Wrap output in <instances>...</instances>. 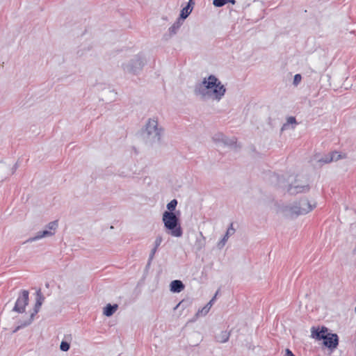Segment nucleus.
<instances>
[{
	"instance_id": "5",
	"label": "nucleus",
	"mask_w": 356,
	"mask_h": 356,
	"mask_svg": "<svg viewBox=\"0 0 356 356\" xmlns=\"http://www.w3.org/2000/svg\"><path fill=\"white\" fill-rule=\"evenodd\" d=\"M146 58L142 54L136 55L133 58L122 64V67L125 73L138 74L146 64Z\"/></svg>"
},
{
	"instance_id": "14",
	"label": "nucleus",
	"mask_w": 356,
	"mask_h": 356,
	"mask_svg": "<svg viewBox=\"0 0 356 356\" xmlns=\"http://www.w3.org/2000/svg\"><path fill=\"white\" fill-rule=\"evenodd\" d=\"M135 174L136 173L133 170L132 165H124L119 171V175L122 177H134Z\"/></svg>"
},
{
	"instance_id": "30",
	"label": "nucleus",
	"mask_w": 356,
	"mask_h": 356,
	"mask_svg": "<svg viewBox=\"0 0 356 356\" xmlns=\"http://www.w3.org/2000/svg\"><path fill=\"white\" fill-rule=\"evenodd\" d=\"M284 356H296L289 349H286Z\"/></svg>"
},
{
	"instance_id": "7",
	"label": "nucleus",
	"mask_w": 356,
	"mask_h": 356,
	"mask_svg": "<svg viewBox=\"0 0 356 356\" xmlns=\"http://www.w3.org/2000/svg\"><path fill=\"white\" fill-rule=\"evenodd\" d=\"M47 227L48 229L40 231L37 232V234L27 239L26 242H33L38 240H40L44 237L51 236L54 234V232H51V230H56L58 227V222L56 220L50 222Z\"/></svg>"
},
{
	"instance_id": "17",
	"label": "nucleus",
	"mask_w": 356,
	"mask_h": 356,
	"mask_svg": "<svg viewBox=\"0 0 356 356\" xmlns=\"http://www.w3.org/2000/svg\"><path fill=\"white\" fill-rule=\"evenodd\" d=\"M118 305L117 304L111 305L107 304L104 308V314L106 316H111L118 309Z\"/></svg>"
},
{
	"instance_id": "15",
	"label": "nucleus",
	"mask_w": 356,
	"mask_h": 356,
	"mask_svg": "<svg viewBox=\"0 0 356 356\" xmlns=\"http://www.w3.org/2000/svg\"><path fill=\"white\" fill-rule=\"evenodd\" d=\"M170 291L174 293H179L184 290L185 286L183 282L180 280H175L170 283Z\"/></svg>"
},
{
	"instance_id": "20",
	"label": "nucleus",
	"mask_w": 356,
	"mask_h": 356,
	"mask_svg": "<svg viewBox=\"0 0 356 356\" xmlns=\"http://www.w3.org/2000/svg\"><path fill=\"white\" fill-rule=\"evenodd\" d=\"M192 11V8L191 7L190 3L185 6L181 11L180 13V18L182 19H185L188 17V16L190 15V13Z\"/></svg>"
},
{
	"instance_id": "8",
	"label": "nucleus",
	"mask_w": 356,
	"mask_h": 356,
	"mask_svg": "<svg viewBox=\"0 0 356 356\" xmlns=\"http://www.w3.org/2000/svg\"><path fill=\"white\" fill-rule=\"evenodd\" d=\"M29 293L26 290H22L21 291L13 309V312L20 314L25 312L26 307L29 304Z\"/></svg>"
},
{
	"instance_id": "11",
	"label": "nucleus",
	"mask_w": 356,
	"mask_h": 356,
	"mask_svg": "<svg viewBox=\"0 0 356 356\" xmlns=\"http://www.w3.org/2000/svg\"><path fill=\"white\" fill-rule=\"evenodd\" d=\"M327 331L328 329L325 327H322L321 329H316L315 327H312L311 329V336L312 338H314L317 340H323L327 334H329Z\"/></svg>"
},
{
	"instance_id": "19",
	"label": "nucleus",
	"mask_w": 356,
	"mask_h": 356,
	"mask_svg": "<svg viewBox=\"0 0 356 356\" xmlns=\"http://www.w3.org/2000/svg\"><path fill=\"white\" fill-rule=\"evenodd\" d=\"M341 157V155L338 154V152H332L330 156H326L325 159H322L320 161H322L325 163L331 162L334 160L337 161Z\"/></svg>"
},
{
	"instance_id": "31",
	"label": "nucleus",
	"mask_w": 356,
	"mask_h": 356,
	"mask_svg": "<svg viewBox=\"0 0 356 356\" xmlns=\"http://www.w3.org/2000/svg\"><path fill=\"white\" fill-rule=\"evenodd\" d=\"M17 164L16 163V164L15 165V166H14V170H16V169H17Z\"/></svg>"
},
{
	"instance_id": "6",
	"label": "nucleus",
	"mask_w": 356,
	"mask_h": 356,
	"mask_svg": "<svg viewBox=\"0 0 356 356\" xmlns=\"http://www.w3.org/2000/svg\"><path fill=\"white\" fill-rule=\"evenodd\" d=\"M44 300V297L42 295L41 290L39 289L36 291V302L33 309V312L30 314L28 319L24 321H19L18 326L13 330V332H17L19 329L25 327L32 323L34 320L35 316L40 311V307Z\"/></svg>"
},
{
	"instance_id": "21",
	"label": "nucleus",
	"mask_w": 356,
	"mask_h": 356,
	"mask_svg": "<svg viewBox=\"0 0 356 356\" xmlns=\"http://www.w3.org/2000/svg\"><path fill=\"white\" fill-rule=\"evenodd\" d=\"M231 3L232 4L234 5L236 3L235 0H213V4L216 7H222L225 6V4Z\"/></svg>"
},
{
	"instance_id": "16",
	"label": "nucleus",
	"mask_w": 356,
	"mask_h": 356,
	"mask_svg": "<svg viewBox=\"0 0 356 356\" xmlns=\"http://www.w3.org/2000/svg\"><path fill=\"white\" fill-rule=\"evenodd\" d=\"M230 332L227 330L221 331L216 335V340L219 343H225L229 340Z\"/></svg>"
},
{
	"instance_id": "12",
	"label": "nucleus",
	"mask_w": 356,
	"mask_h": 356,
	"mask_svg": "<svg viewBox=\"0 0 356 356\" xmlns=\"http://www.w3.org/2000/svg\"><path fill=\"white\" fill-rule=\"evenodd\" d=\"M181 25V23L180 22L179 19H178L168 29V33H166L163 35V39L164 40H168L170 38H171L173 35H175L177 33Z\"/></svg>"
},
{
	"instance_id": "1",
	"label": "nucleus",
	"mask_w": 356,
	"mask_h": 356,
	"mask_svg": "<svg viewBox=\"0 0 356 356\" xmlns=\"http://www.w3.org/2000/svg\"><path fill=\"white\" fill-rule=\"evenodd\" d=\"M226 92L225 86L214 75L204 78L201 83L195 86L194 93L196 96L205 98L212 96L213 99L220 101Z\"/></svg>"
},
{
	"instance_id": "27",
	"label": "nucleus",
	"mask_w": 356,
	"mask_h": 356,
	"mask_svg": "<svg viewBox=\"0 0 356 356\" xmlns=\"http://www.w3.org/2000/svg\"><path fill=\"white\" fill-rule=\"evenodd\" d=\"M163 241V238L161 235H159L156 237V239L154 241V247L155 248H157L159 247V245H161V243H162Z\"/></svg>"
},
{
	"instance_id": "10",
	"label": "nucleus",
	"mask_w": 356,
	"mask_h": 356,
	"mask_svg": "<svg viewBox=\"0 0 356 356\" xmlns=\"http://www.w3.org/2000/svg\"><path fill=\"white\" fill-rule=\"evenodd\" d=\"M339 344V337L337 334L329 333L323 339V345L330 349H334Z\"/></svg>"
},
{
	"instance_id": "23",
	"label": "nucleus",
	"mask_w": 356,
	"mask_h": 356,
	"mask_svg": "<svg viewBox=\"0 0 356 356\" xmlns=\"http://www.w3.org/2000/svg\"><path fill=\"white\" fill-rule=\"evenodd\" d=\"M236 143V139L235 138H228L227 136H225V140H223V141L222 142V143L227 146H232L235 145Z\"/></svg>"
},
{
	"instance_id": "29",
	"label": "nucleus",
	"mask_w": 356,
	"mask_h": 356,
	"mask_svg": "<svg viewBox=\"0 0 356 356\" xmlns=\"http://www.w3.org/2000/svg\"><path fill=\"white\" fill-rule=\"evenodd\" d=\"M301 79H302V76L300 74H296L294 76V79H293V84L297 86L301 81Z\"/></svg>"
},
{
	"instance_id": "28",
	"label": "nucleus",
	"mask_w": 356,
	"mask_h": 356,
	"mask_svg": "<svg viewBox=\"0 0 356 356\" xmlns=\"http://www.w3.org/2000/svg\"><path fill=\"white\" fill-rule=\"evenodd\" d=\"M157 251V248H153L149 256L148 265H149L154 259V257Z\"/></svg>"
},
{
	"instance_id": "18",
	"label": "nucleus",
	"mask_w": 356,
	"mask_h": 356,
	"mask_svg": "<svg viewBox=\"0 0 356 356\" xmlns=\"http://www.w3.org/2000/svg\"><path fill=\"white\" fill-rule=\"evenodd\" d=\"M217 293L218 292L216 293L215 296L204 307L198 310L197 315L205 316L209 312L213 305V302L216 299Z\"/></svg>"
},
{
	"instance_id": "4",
	"label": "nucleus",
	"mask_w": 356,
	"mask_h": 356,
	"mask_svg": "<svg viewBox=\"0 0 356 356\" xmlns=\"http://www.w3.org/2000/svg\"><path fill=\"white\" fill-rule=\"evenodd\" d=\"M315 204L311 203L307 199H301L298 202L286 206L284 211L291 217H297L300 215H305L311 211L314 207Z\"/></svg>"
},
{
	"instance_id": "24",
	"label": "nucleus",
	"mask_w": 356,
	"mask_h": 356,
	"mask_svg": "<svg viewBox=\"0 0 356 356\" xmlns=\"http://www.w3.org/2000/svg\"><path fill=\"white\" fill-rule=\"evenodd\" d=\"M70 348V343L65 341H62L60 345V349L63 352H67Z\"/></svg>"
},
{
	"instance_id": "25",
	"label": "nucleus",
	"mask_w": 356,
	"mask_h": 356,
	"mask_svg": "<svg viewBox=\"0 0 356 356\" xmlns=\"http://www.w3.org/2000/svg\"><path fill=\"white\" fill-rule=\"evenodd\" d=\"M225 136L222 134H217L213 136V140L216 142L222 143L225 140Z\"/></svg>"
},
{
	"instance_id": "26",
	"label": "nucleus",
	"mask_w": 356,
	"mask_h": 356,
	"mask_svg": "<svg viewBox=\"0 0 356 356\" xmlns=\"http://www.w3.org/2000/svg\"><path fill=\"white\" fill-rule=\"evenodd\" d=\"M296 124V118L294 117H289L287 118V122L286 124H284L283 125V127H282V130H284L286 129V127L290 124Z\"/></svg>"
},
{
	"instance_id": "2",
	"label": "nucleus",
	"mask_w": 356,
	"mask_h": 356,
	"mask_svg": "<svg viewBox=\"0 0 356 356\" xmlns=\"http://www.w3.org/2000/svg\"><path fill=\"white\" fill-rule=\"evenodd\" d=\"M163 134V128L159 125L157 120L154 118L147 120L141 134L144 141L151 145L160 143Z\"/></svg>"
},
{
	"instance_id": "13",
	"label": "nucleus",
	"mask_w": 356,
	"mask_h": 356,
	"mask_svg": "<svg viewBox=\"0 0 356 356\" xmlns=\"http://www.w3.org/2000/svg\"><path fill=\"white\" fill-rule=\"evenodd\" d=\"M235 231L236 230L233 227V223H231L229 227L227 228V230L225 234L224 235L222 238L218 243V248L219 249H222L225 245L229 236H232L235 233Z\"/></svg>"
},
{
	"instance_id": "9",
	"label": "nucleus",
	"mask_w": 356,
	"mask_h": 356,
	"mask_svg": "<svg viewBox=\"0 0 356 356\" xmlns=\"http://www.w3.org/2000/svg\"><path fill=\"white\" fill-rule=\"evenodd\" d=\"M310 187L309 184H299L298 180H295L294 183L293 184H290L288 186L287 191L291 195H296L299 193H306L309 191Z\"/></svg>"
},
{
	"instance_id": "3",
	"label": "nucleus",
	"mask_w": 356,
	"mask_h": 356,
	"mask_svg": "<svg viewBox=\"0 0 356 356\" xmlns=\"http://www.w3.org/2000/svg\"><path fill=\"white\" fill-rule=\"evenodd\" d=\"M180 211L175 212L164 211L162 216V221L166 229V232L174 237H181L183 235V230L180 225L179 215Z\"/></svg>"
},
{
	"instance_id": "22",
	"label": "nucleus",
	"mask_w": 356,
	"mask_h": 356,
	"mask_svg": "<svg viewBox=\"0 0 356 356\" xmlns=\"http://www.w3.org/2000/svg\"><path fill=\"white\" fill-rule=\"evenodd\" d=\"M177 200L176 199H173L167 204L168 211L173 212L175 210V208L177 205Z\"/></svg>"
}]
</instances>
